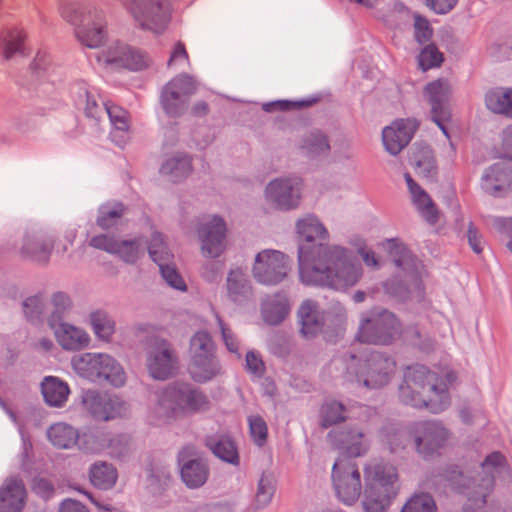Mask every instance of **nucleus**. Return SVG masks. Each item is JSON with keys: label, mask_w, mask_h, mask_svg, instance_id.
Segmentation results:
<instances>
[{"label": "nucleus", "mask_w": 512, "mask_h": 512, "mask_svg": "<svg viewBox=\"0 0 512 512\" xmlns=\"http://www.w3.org/2000/svg\"><path fill=\"white\" fill-rule=\"evenodd\" d=\"M401 512H436V504L429 494H415L406 502Z\"/></svg>", "instance_id": "nucleus-49"}, {"label": "nucleus", "mask_w": 512, "mask_h": 512, "mask_svg": "<svg viewBox=\"0 0 512 512\" xmlns=\"http://www.w3.org/2000/svg\"><path fill=\"white\" fill-rule=\"evenodd\" d=\"M415 37L419 43H424L430 40L432 36V29L429 22L421 16H415Z\"/></svg>", "instance_id": "nucleus-62"}, {"label": "nucleus", "mask_w": 512, "mask_h": 512, "mask_svg": "<svg viewBox=\"0 0 512 512\" xmlns=\"http://www.w3.org/2000/svg\"><path fill=\"white\" fill-rule=\"evenodd\" d=\"M208 468L200 459H192L184 463L181 468L183 482L189 488H198L208 479Z\"/></svg>", "instance_id": "nucleus-37"}, {"label": "nucleus", "mask_w": 512, "mask_h": 512, "mask_svg": "<svg viewBox=\"0 0 512 512\" xmlns=\"http://www.w3.org/2000/svg\"><path fill=\"white\" fill-rule=\"evenodd\" d=\"M289 271V259L278 250L259 252L252 267L254 278L262 284L275 285L285 279Z\"/></svg>", "instance_id": "nucleus-12"}, {"label": "nucleus", "mask_w": 512, "mask_h": 512, "mask_svg": "<svg viewBox=\"0 0 512 512\" xmlns=\"http://www.w3.org/2000/svg\"><path fill=\"white\" fill-rule=\"evenodd\" d=\"M332 480L341 502L352 505L358 500L361 493V477L354 461L339 458L332 468Z\"/></svg>", "instance_id": "nucleus-11"}, {"label": "nucleus", "mask_w": 512, "mask_h": 512, "mask_svg": "<svg viewBox=\"0 0 512 512\" xmlns=\"http://www.w3.org/2000/svg\"><path fill=\"white\" fill-rule=\"evenodd\" d=\"M485 103L492 112L512 117L511 88L498 87L489 90L485 95Z\"/></svg>", "instance_id": "nucleus-33"}, {"label": "nucleus", "mask_w": 512, "mask_h": 512, "mask_svg": "<svg viewBox=\"0 0 512 512\" xmlns=\"http://www.w3.org/2000/svg\"><path fill=\"white\" fill-rule=\"evenodd\" d=\"M289 310V303L284 295L268 297L262 306L263 319L271 325H277L287 317Z\"/></svg>", "instance_id": "nucleus-30"}, {"label": "nucleus", "mask_w": 512, "mask_h": 512, "mask_svg": "<svg viewBox=\"0 0 512 512\" xmlns=\"http://www.w3.org/2000/svg\"><path fill=\"white\" fill-rule=\"evenodd\" d=\"M147 367L154 379L165 380L177 369V357L166 340H156L151 346Z\"/></svg>", "instance_id": "nucleus-18"}, {"label": "nucleus", "mask_w": 512, "mask_h": 512, "mask_svg": "<svg viewBox=\"0 0 512 512\" xmlns=\"http://www.w3.org/2000/svg\"><path fill=\"white\" fill-rule=\"evenodd\" d=\"M302 183L299 178L275 179L266 187V200L279 210H290L298 207L301 199Z\"/></svg>", "instance_id": "nucleus-14"}, {"label": "nucleus", "mask_w": 512, "mask_h": 512, "mask_svg": "<svg viewBox=\"0 0 512 512\" xmlns=\"http://www.w3.org/2000/svg\"><path fill=\"white\" fill-rule=\"evenodd\" d=\"M329 437H333L337 448L350 457L362 456L369 449V441L364 431L359 428H350L341 433L332 432Z\"/></svg>", "instance_id": "nucleus-24"}, {"label": "nucleus", "mask_w": 512, "mask_h": 512, "mask_svg": "<svg viewBox=\"0 0 512 512\" xmlns=\"http://www.w3.org/2000/svg\"><path fill=\"white\" fill-rule=\"evenodd\" d=\"M148 252L151 259L159 266L161 275L166 283L172 288L185 291L187 288L186 283L175 266L171 264L173 255L168 251L160 233H153L148 246Z\"/></svg>", "instance_id": "nucleus-17"}, {"label": "nucleus", "mask_w": 512, "mask_h": 512, "mask_svg": "<svg viewBox=\"0 0 512 512\" xmlns=\"http://www.w3.org/2000/svg\"><path fill=\"white\" fill-rule=\"evenodd\" d=\"M395 252L396 255H393L395 266L408 274H412L416 269V259L404 247L397 246Z\"/></svg>", "instance_id": "nucleus-56"}, {"label": "nucleus", "mask_w": 512, "mask_h": 512, "mask_svg": "<svg viewBox=\"0 0 512 512\" xmlns=\"http://www.w3.org/2000/svg\"><path fill=\"white\" fill-rule=\"evenodd\" d=\"M208 444L215 456L229 463L236 464L238 462L237 449L230 439L221 438L218 441L210 439Z\"/></svg>", "instance_id": "nucleus-48"}, {"label": "nucleus", "mask_w": 512, "mask_h": 512, "mask_svg": "<svg viewBox=\"0 0 512 512\" xmlns=\"http://www.w3.org/2000/svg\"><path fill=\"white\" fill-rule=\"evenodd\" d=\"M128 45L114 42L99 52L97 60L106 67L122 68Z\"/></svg>", "instance_id": "nucleus-42"}, {"label": "nucleus", "mask_w": 512, "mask_h": 512, "mask_svg": "<svg viewBox=\"0 0 512 512\" xmlns=\"http://www.w3.org/2000/svg\"><path fill=\"white\" fill-rule=\"evenodd\" d=\"M126 11L144 30L163 32L170 21V6L164 0H128Z\"/></svg>", "instance_id": "nucleus-9"}, {"label": "nucleus", "mask_w": 512, "mask_h": 512, "mask_svg": "<svg viewBox=\"0 0 512 512\" xmlns=\"http://www.w3.org/2000/svg\"><path fill=\"white\" fill-rule=\"evenodd\" d=\"M117 240L107 235H98L91 238L89 244L91 247L96 249L104 250L110 254H114L116 246L118 245Z\"/></svg>", "instance_id": "nucleus-61"}, {"label": "nucleus", "mask_w": 512, "mask_h": 512, "mask_svg": "<svg viewBox=\"0 0 512 512\" xmlns=\"http://www.w3.org/2000/svg\"><path fill=\"white\" fill-rule=\"evenodd\" d=\"M216 318L221 330L222 339L227 350L239 356V341L236 335L234 334L232 329L229 328L218 315L216 316Z\"/></svg>", "instance_id": "nucleus-58"}, {"label": "nucleus", "mask_w": 512, "mask_h": 512, "mask_svg": "<svg viewBox=\"0 0 512 512\" xmlns=\"http://www.w3.org/2000/svg\"><path fill=\"white\" fill-rule=\"evenodd\" d=\"M409 431H400L394 428H385L381 431V440L389 446L391 452H396L405 448Z\"/></svg>", "instance_id": "nucleus-54"}, {"label": "nucleus", "mask_w": 512, "mask_h": 512, "mask_svg": "<svg viewBox=\"0 0 512 512\" xmlns=\"http://www.w3.org/2000/svg\"><path fill=\"white\" fill-rule=\"evenodd\" d=\"M196 89L194 80L188 75L173 78L164 87L161 104L164 111L172 117L181 115L187 108L188 98Z\"/></svg>", "instance_id": "nucleus-13"}, {"label": "nucleus", "mask_w": 512, "mask_h": 512, "mask_svg": "<svg viewBox=\"0 0 512 512\" xmlns=\"http://www.w3.org/2000/svg\"><path fill=\"white\" fill-rule=\"evenodd\" d=\"M52 304L54 306V311L52 312L49 322L54 317V322H60L61 314L70 306L69 298L64 293H56L52 297Z\"/></svg>", "instance_id": "nucleus-60"}, {"label": "nucleus", "mask_w": 512, "mask_h": 512, "mask_svg": "<svg viewBox=\"0 0 512 512\" xmlns=\"http://www.w3.org/2000/svg\"><path fill=\"white\" fill-rule=\"evenodd\" d=\"M84 96H85V114L87 117L98 119L101 115L105 114V107H102L97 99L96 96L91 93L88 90H84Z\"/></svg>", "instance_id": "nucleus-59"}, {"label": "nucleus", "mask_w": 512, "mask_h": 512, "mask_svg": "<svg viewBox=\"0 0 512 512\" xmlns=\"http://www.w3.org/2000/svg\"><path fill=\"white\" fill-rule=\"evenodd\" d=\"M298 315L301 323L300 332L305 338H312L322 330L323 319L313 301H304Z\"/></svg>", "instance_id": "nucleus-27"}, {"label": "nucleus", "mask_w": 512, "mask_h": 512, "mask_svg": "<svg viewBox=\"0 0 512 512\" xmlns=\"http://www.w3.org/2000/svg\"><path fill=\"white\" fill-rule=\"evenodd\" d=\"M26 33L22 29H10L1 34L0 55L10 60L18 54H24Z\"/></svg>", "instance_id": "nucleus-29"}, {"label": "nucleus", "mask_w": 512, "mask_h": 512, "mask_svg": "<svg viewBox=\"0 0 512 512\" xmlns=\"http://www.w3.org/2000/svg\"><path fill=\"white\" fill-rule=\"evenodd\" d=\"M109 361L108 354L84 353L73 357L72 366L79 376L96 381L99 380L101 364H106Z\"/></svg>", "instance_id": "nucleus-25"}, {"label": "nucleus", "mask_w": 512, "mask_h": 512, "mask_svg": "<svg viewBox=\"0 0 512 512\" xmlns=\"http://www.w3.org/2000/svg\"><path fill=\"white\" fill-rule=\"evenodd\" d=\"M48 438L53 446L59 449H70L79 439L78 431L69 424L55 423L47 431Z\"/></svg>", "instance_id": "nucleus-32"}, {"label": "nucleus", "mask_w": 512, "mask_h": 512, "mask_svg": "<svg viewBox=\"0 0 512 512\" xmlns=\"http://www.w3.org/2000/svg\"><path fill=\"white\" fill-rule=\"evenodd\" d=\"M451 381V375L444 379L423 365H414L405 371L400 398L405 404L439 413L450 404L448 383Z\"/></svg>", "instance_id": "nucleus-2"}, {"label": "nucleus", "mask_w": 512, "mask_h": 512, "mask_svg": "<svg viewBox=\"0 0 512 512\" xmlns=\"http://www.w3.org/2000/svg\"><path fill=\"white\" fill-rule=\"evenodd\" d=\"M54 244L53 237L44 231H27L22 239L19 254L24 259L46 262L54 248Z\"/></svg>", "instance_id": "nucleus-21"}, {"label": "nucleus", "mask_w": 512, "mask_h": 512, "mask_svg": "<svg viewBox=\"0 0 512 512\" xmlns=\"http://www.w3.org/2000/svg\"><path fill=\"white\" fill-rule=\"evenodd\" d=\"M167 64L169 68H182L190 65L189 56L184 43L178 41L174 45Z\"/></svg>", "instance_id": "nucleus-57"}, {"label": "nucleus", "mask_w": 512, "mask_h": 512, "mask_svg": "<svg viewBox=\"0 0 512 512\" xmlns=\"http://www.w3.org/2000/svg\"><path fill=\"white\" fill-rule=\"evenodd\" d=\"M399 488V476L395 466L384 462H370L364 468V510L386 512Z\"/></svg>", "instance_id": "nucleus-4"}, {"label": "nucleus", "mask_w": 512, "mask_h": 512, "mask_svg": "<svg viewBox=\"0 0 512 512\" xmlns=\"http://www.w3.org/2000/svg\"><path fill=\"white\" fill-rule=\"evenodd\" d=\"M511 173L500 163L490 166L482 176L483 189L491 194L502 190L510 183Z\"/></svg>", "instance_id": "nucleus-36"}, {"label": "nucleus", "mask_w": 512, "mask_h": 512, "mask_svg": "<svg viewBox=\"0 0 512 512\" xmlns=\"http://www.w3.org/2000/svg\"><path fill=\"white\" fill-rule=\"evenodd\" d=\"M41 391L45 401L56 407L62 406L70 393L67 383L53 376L44 379L41 384Z\"/></svg>", "instance_id": "nucleus-31"}, {"label": "nucleus", "mask_w": 512, "mask_h": 512, "mask_svg": "<svg viewBox=\"0 0 512 512\" xmlns=\"http://www.w3.org/2000/svg\"><path fill=\"white\" fill-rule=\"evenodd\" d=\"M151 417L158 424L204 412L209 409L207 396L189 383H173L155 394Z\"/></svg>", "instance_id": "nucleus-3"}, {"label": "nucleus", "mask_w": 512, "mask_h": 512, "mask_svg": "<svg viewBox=\"0 0 512 512\" xmlns=\"http://www.w3.org/2000/svg\"><path fill=\"white\" fill-rule=\"evenodd\" d=\"M443 60V54L433 44L424 47L418 56L419 67L423 71L440 66Z\"/></svg>", "instance_id": "nucleus-51"}, {"label": "nucleus", "mask_w": 512, "mask_h": 512, "mask_svg": "<svg viewBox=\"0 0 512 512\" xmlns=\"http://www.w3.org/2000/svg\"><path fill=\"white\" fill-rule=\"evenodd\" d=\"M250 435L253 441L258 445L262 446L266 442L268 428L264 419L260 416H250L248 418Z\"/></svg>", "instance_id": "nucleus-55"}, {"label": "nucleus", "mask_w": 512, "mask_h": 512, "mask_svg": "<svg viewBox=\"0 0 512 512\" xmlns=\"http://www.w3.org/2000/svg\"><path fill=\"white\" fill-rule=\"evenodd\" d=\"M301 148L303 152L310 157L325 155L330 151L328 138L320 130L308 132L303 137Z\"/></svg>", "instance_id": "nucleus-40"}, {"label": "nucleus", "mask_w": 512, "mask_h": 512, "mask_svg": "<svg viewBox=\"0 0 512 512\" xmlns=\"http://www.w3.org/2000/svg\"><path fill=\"white\" fill-rule=\"evenodd\" d=\"M416 129L417 125L413 120H395L382 131V142L385 150L394 156L399 154L409 144Z\"/></svg>", "instance_id": "nucleus-20"}, {"label": "nucleus", "mask_w": 512, "mask_h": 512, "mask_svg": "<svg viewBox=\"0 0 512 512\" xmlns=\"http://www.w3.org/2000/svg\"><path fill=\"white\" fill-rule=\"evenodd\" d=\"M83 404L95 419L103 421L126 416L129 411L127 403L120 397L93 390L84 393Z\"/></svg>", "instance_id": "nucleus-15"}, {"label": "nucleus", "mask_w": 512, "mask_h": 512, "mask_svg": "<svg viewBox=\"0 0 512 512\" xmlns=\"http://www.w3.org/2000/svg\"><path fill=\"white\" fill-rule=\"evenodd\" d=\"M191 172V160L187 155L177 154L165 161L161 173L169 176L173 181H179Z\"/></svg>", "instance_id": "nucleus-39"}, {"label": "nucleus", "mask_w": 512, "mask_h": 512, "mask_svg": "<svg viewBox=\"0 0 512 512\" xmlns=\"http://www.w3.org/2000/svg\"><path fill=\"white\" fill-rule=\"evenodd\" d=\"M410 164L415 173L421 177L429 178L435 173V163L432 151L428 147H422L413 152Z\"/></svg>", "instance_id": "nucleus-41"}, {"label": "nucleus", "mask_w": 512, "mask_h": 512, "mask_svg": "<svg viewBox=\"0 0 512 512\" xmlns=\"http://www.w3.org/2000/svg\"><path fill=\"white\" fill-rule=\"evenodd\" d=\"M124 212L125 208L121 203L104 205L100 208L97 223L103 229L113 227L118 224Z\"/></svg>", "instance_id": "nucleus-47"}, {"label": "nucleus", "mask_w": 512, "mask_h": 512, "mask_svg": "<svg viewBox=\"0 0 512 512\" xmlns=\"http://www.w3.org/2000/svg\"><path fill=\"white\" fill-rule=\"evenodd\" d=\"M50 327L54 331L55 338L59 345L65 350L76 351L86 347L90 338L86 331L65 322L50 321Z\"/></svg>", "instance_id": "nucleus-23"}, {"label": "nucleus", "mask_w": 512, "mask_h": 512, "mask_svg": "<svg viewBox=\"0 0 512 512\" xmlns=\"http://www.w3.org/2000/svg\"><path fill=\"white\" fill-rule=\"evenodd\" d=\"M417 453L430 458L447 445L450 434L439 422L425 421L413 424L409 429Z\"/></svg>", "instance_id": "nucleus-10"}, {"label": "nucleus", "mask_w": 512, "mask_h": 512, "mask_svg": "<svg viewBox=\"0 0 512 512\" xmlns=\"http://www.w3.org/2000/svg\"><path fill=\"white\" fill-rule=\"evenodd\" d=\"M246 368L250 373L260 376L264 372V363L259 355L254 352H248L246 355Z\"/></svg>", "instance_id": "nucleus-63"}, {"label": "nucleus", "mask_w": 512, "mask_h": 512, "mask_svg": "<svg viewBox=\"0 0 512 512\" xmlns=\"http://www.w3.org/2000/svg\"><path fill=\"white\" fill-rule=\"evenodd\" d=\"M189 373L197 382H207L220 373V365L215 356L191 358Z\"/></svg>", "instance_id": "nucleus-28"}, {"label": "nucleus", "mask_w": 512, "mask_h": 512, "mask_svg": "<svg viewBox=\"0 0 512 512\" xmlns=\"http://www.w3.org/2000/svg\"><path fill=\"white\" fill-rule=\"evenodd\" d=\"M226 225L222 218L210 217L199 228L202 253L207 257H218L226 247Z\"/></svg>", "instance_id": "nucleus-19"}, {"label": "nucleus", "mask_w": 512, "mask_h": 512, "mask_svg": "<svg viewBox=\"0 0 512 512\" xmlns=\"http://www.w3.org/2000/svg\"><path fill=\"white\" fill-rule=\"evenodd\" d=\"M395 367L394 360L380 353H371L363 363L352 354L347 370L349 374L355 373L356 381L365 387L380 388L390 381Z\"/></svg>", "instance_id": "nucleus-7"}, {"label": "nucleus", "mask_w": 512, "mask_h": 512, "mask_svg": "<svg viewBox=\"0 0 512 512\" xmlns=\"http://www.w3.org/2000/svg\"><path fill=\"white\" fill-rule=\"evenodd\" d=\"M501 156L512 160V125L502 132Z\"/></svg>", "instance_id": "nucleus-64"}, {"label": "nucleus", "mask_w": 512, "mask_h": 512, "mask_svg": "<svg viewBox=\"0 0 512 512\" xmlns=\"http://www.w3.org/2000/svg\"><path fill=\"white\" fill-rule=\"evenodd\" d=\"M227 294L234 302H241L251 294L247 275L240 268L232 269L226 281Z\"/></svg>", "instance_id": "nucleus-35"}, {"label": "nucleus", "mask_w": 512, "mask_h": 512, "mask_svg": "<svg viewBox=\"0 0 512 512\" xmlns=\"http://www.w3.org/2000/svg\"><path fill=\"white\" fill-rule=\"evenodd\" d=\"M215 356L214 342L209 333L197 332L190 341V357Z\"/></svg>", "instance_id": "nucleus-44"}, {"label": "nucleus", "mask_w": 512, "mask_h": 512, "mask_svg": "<svg viewBox=\"0 0 512 512\" xmlns=\"http://www.w3.org/2000/svg\"><path fill=\"white\" fill-rule=\"evenodd\" d=\"M90 321L96 336L109 341L115 331V323L111 317L105 312L96 311L90 315Z\"/></svg>", "instance_id": "nucleus-45"}, {"label": "nucleus", "mask_w": 512, "mask_h": 512, "mask_svg": "<svg viewBox=\"0 0 512 512\" xmlns=\"http://www.w3.org/2000/svg\"><path fill=\"white\" fill-rule=\"evenodd\" d=\"M108 359L110 360L108 363L101 364V368L99 369V380L104 379L115 387L123 386L126 381V375L123 368L110 355H108Z\"/></svg>", "instance_id": "nucleus-46"}, {"label": "nucleus", "mask_w": 512, "mask_h": 512, "mask_svg": "<svg viewBox=\"0 0 512 512\" xmlns=\"http://www.w3.org/2000/svg\"><path fill=\"white\" fill-rule=\"evenodd\" d=\"M116 469L106 462L95 463L90 469L91 483L100 489L111 488L117 480Z\"/></svg>", "instance_id": "nucleus-38"}, {"label": "nucleus", "mask_w": 512, "mask_h": 512, "mask_svg": "<svg viewBox=\"0 0 512 512\" xmlns=\"http://www.w3.org/2000/svg\"><path fill=\"white\" fill-rule=\"evenodd\" d=\"M105 113L109 116L110 121L114 126V129L110 134L112 140L118 145L124 144L128 140V113L115 105L105 106Z\"/></svg>", "instance_id": "nucleus-34"}, {"label": "nucleus", "mask_w": 512, "mask_h": 512, "mask_svg": "<svg viewBox=\"0 0 512 512\" xmlns=\"http://www.w3.org/2000/svg\"><path fill=\"white\" fill-rule=\"evenodd\" d=\"M126 263H135L143 254V250L138 241H119L115 253Z\"/></svg>", "instance_id": "nucleus-52"}, {"label": "nucleus", "mask_w": 512, "mask_h": 512, "mask_svg": "<svg viewBox=\"0 0 512 512\" xmlns=\"http://www.w3.org/2000/svg\"><path fill=\"white\" fill-rule=\"evenodd\" d=\"M322 423L324 427L345 420L344 406L337 401L325 403L321 409Z\"/></svg>", "instance_id": "nucleus-53"}, {"label": "nucleus", "mask_w": 512, "mask_h": 512, "mask_svg": "<svg viewBox=\"0 0 512 512\" xmlns=\"http://www.w3.org/2000/svg\"><path fill=\"white\" fill-rule=\"evenodd\" d=\"M60 16L75 27L77 39L88 48L100 47L108 37L103 10L78 2L61 1Z\"/></svg>", "instance_id": "nucleus-5"}, {"label": "nucleus", "mask_w": 512, "mask_h": 512, "mask_svg": "<svg viewBox=\"0 0 512 512\" xmlns=\"http://www.w3.org/2000/svg\"><path fill=\"white\" fill-rule=\"evenodd\" d=\"M450 95L451 86L445 79L434 80L424 88V96L431 106L432 119L446 136H448V132L444 123L451 118Z\"/></svg>", "instance_id": "nucleus-16"}, {"label": "nucleus", "mask_w": 512, "mask_h": 512, "mask_svg": "<svg viewBox=\"0 0 512 512\" xmlns=\"http://www.w3.org/2000/svg\"><path fill=\"white\" fill-rule=\"evenodd\" d=\"M404 178L411 194L413 204L426 221L435 223L438 220V212L430 196L413 180L409 173H405Z\"/></svg>", "instance_id": "nucleus-26"}, {"label": "nucleus", "mask_w": 512, "mask_h": 512, "mask_svg": "<svg viewBox=\"0 0 512 512\" xmlns=\"http://www.w3.org/2000/svg\"><path fill=\"white\" fill-rule=\"evenodd\" d=\"M27 499L23 481L11 477L0 487V512H22Z\"/></svg>", "instance_id": "nucleus-22"}, {"label": "nucleus", "mask_w": 512, "mask_h": 512, "mask_svg": "<svg viewBox=\"0 0 512 512\" xmlns=\"http://www.w3.org/2000/svg\"><path fill=\"white\" fill-rule=\"evenodd\" d=\"M150 62L151 60L145 52L128 46L122 68L138 71L148 67Z\"/></svg>", "instance_id": "nucleus-50"}, {"label": "nucleus", "mask_w": 512, "mask_h": 512, "mask_svg": "<svg viewBox=\"0 0 512 512\" xmlns=\"http://www.w3.org/2000/svg\"><path fill=\"white\" fill-rule=\"evenodd\" d=\"M400 333V324L393 313L375 309L362 317L357 339L362 343L390 344Z\"/></svg>", "instance_id": "nucleus-8"}, {"label": "nucleus", "mask_w": 512, "mask_h": 512, "mask_svg": "<svg viewBox=\"0 0 512 512\" xmlns=\"http://www.w3.org/2000/svg\"><path fill=\"white\" fill-rule=\"evenodd\" d=\"M480 472L466 486L468 499L465 512H482L486 498L494 486L495 478L505 470V459L499 452H493L486 457L480 466Z\"/></svg>", "instance_id": "nucleus-6"}, {"label": "nucleus", "mask_w": 512, "mask_h": 512, "mask_svg": "<svg viewBox=\"0 0 512 512\" xmlns=\"http://www.w3.org/2000/svg\"><path fill=\"white\" fill-rule=\"evenodd\" d=\"M274 492L275 484L273 477L268 474H262L257 484V490L253 502L254 509L260 510L267 507L272 501Z\"/></svg>", "instance_id": "nucleus-43"}, {"label": "nucleus", "mask_w": 512, "mask_h": 512, "mask_svg": "<svg viewBox=\"0 0 512 512\" xmlns=\"http://www.w3.org/2000/svg\"><path fill=\"white\" fill-rule=\"evenodd\" d=\"M296 227L301 239L299 273L304 284L345 290L359 282L363 274L361 264L348 249L324 244L329 234L318 218L307 215Z\"/></svg>", "instance_id": "nucleus-1"}]
</instances>
